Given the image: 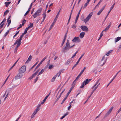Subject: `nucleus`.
Masks as SVG:
<instances>
[{"mask_svg":"<svg viewBox=\"0 0 121 121\" xmlns=\"http://www.w3.org/2000/svg\"><path fill=\"white\" fill-rule=\"evenodd\" d=\"M105 56H103L101 60L100 61V64H101L103 63V64L101 65V66H103L105 63L106 59H105Z\"/></svg>","mask_w":121,"mask_h":121,"instance_id":"obj_9","label":"nucleus"},{"mask_svg":"<svg viewBox=\"0 0 121 121\" xmlns=\"http://www.w3.org/2000/svg\"><path fill=\"white\" fill-rule=\"evenodd\" d=\"M35 115V114L33 113L32 114V115H31V118H33Z\"/></svg>","mask_w":121,"mask_h":121,"instance_id":"obj_64","label":"nucleus"},{"mask_svg":"<svg viewBox=\"0 0 121 121\" xmlns=\"http://www.w3.org/2000/svg\"><path fill=\"white\" fill-rule=\"evenodd\" d=\"M121 39V37H118L115 39V42L116 43Z\"/></svg>","mask_w":121,"mask_h":121,"instance_id":"obj_23","label":"nucleus"},{"mask_svg":"<svg viewBox=\"0 0 121 121\" xmlns=\"http://www.w3.org/2000/svg\"><path fill=\"white\" fill-rule=\"evenodd\" d=\"M111 24V23H110V24L109 25L107 26L104 30H108L110 28V25Z\"/></svg>","mask_w":121,"mask_h":121,"instance_id":"obj_30","label":"nucleus"},{"mask_svg":"<svg viewBox=\"0 0 121 121\" xmlns=\"http://www.w3.org/2000/svg\"><path fill=\"white\" fill-rule=\"evenodd\" d=\"M112 50H110L108 52V53H107L106 54V55L107 56H108L109 55V54L111 53L112 52Z\"/></svg>","mask_w":121,"mask_h":121,"instance_id":"obj_33","label":"nucleus"},{"mask_svg":"<svg viewBox=\"0 0 121 121\" xmlns=\"http://www.w3.org/2000/svg\"><path fill=\"white\" fill-rule=\"evenodd\" d=\"M75 45H73L72 46H70V43L69 40H67L66 43V45L64 48L61 50V52H67L70 48H71L74 46Z\"/></svg>","mask_w":121,"mask_h":121,"instance_id":"obj_1","label":"nucleus"},{"mask_svg":"<svg viewBox=\"0 0 121 121\" xmlns=\"http://www.w3.org/2000/svg\"><path fill=\"white\" fill-rule=\"evenodd\" d=\"M121 111V107L118 110L116 114V115H117V114H118Z\"/></svg>","mask_w":121,"mask_h":121,"instance_id":"obj_50","label":"nucleus"},{"mask_svg":"<svg viewBox=\"0 0 121 121\" xmlns=\"http://www.w3.org/2000/svg\"><path fill=\"white\" fill-rule=\"evenodd\" d=\"M44 71V69H42L41 71H40V72L39 73H38V76H39V75H40V74H42Z\"/></svg>","mask_w":121,"mask_h":121,"instance_id":"obj_32","label":"nucleus"},{"mask_svg":"<svg viewBox=\"0 0 121 121\" xmlns=\"http://www.w3.org/2000/svg\"><path fill=\"white\" fill-rule=\"evenodd\" d=\"M76 24H74L72 26V28L73 29L76 28Z\"/></svg>","mask_w":121,"mask_h":121,"instance_id":"obj_51","label":"nucleus"},{"mask_svg":"<svg viewBox=\"0 0 121 121\" xmlns=\"http://www.w3.org/2000/svg\"><path fill=\"white\" fill-rule=\"evenodd\" d=\"M11 15H10L9 17H8L7 19V22H8V24L7 25V26L8 27L9 26L11 22V20L10 19L11 17Z\"/></svg>","mask_w":121,"mask_h":121,"instance_id":"obj_13","label":"nucleus"},{"mask_svg":"<svg viewBox=\"0 0 121 121\" xmlns=\"http://www.w3.org/2000/svg\"><path fill=\"white\" fill-rule=\"evenodd\" d=\"M82 74L80 73L77 76L76 78L75 79V80L73 81V83L72 84V85H73L75 86V85L76 83V80H78L79 78V77L82 75Z\"/></svg>","mask_w":121,"mask_h":121,"instance_id":"obj_11","label":"nucleus"},{"mask_svg":"<svg viewBox=\"0 0 121 121\" xmlns=\"http://www.w3.org/2000/svg\"><path fill=\"white\" fill-rule=\"evenodd\" d=\"M53 67V66L52 65H50L48 67V68L49 69H52Z\"/></svg>","mask_w":121,"mask_h":121,"instance_id":"obj_42","label":"nucleus"},{"mask_svg":"<svg viewBox=\"0 0 121 121\" xmlns=\"http://www.w3.org/2000/svg\"><path fill=\"white\" fill-rule=\"evenodd\" d=\"M39 78V76H38V75L36 77V78L34 80V82L35 83L38 80V79Z\"/></svg>","mask_w":121,"mask_h":121,"instance_id":"obj_39","label":"nucleus"},{"mask_svg":"<svg viewBox=\"0 0 121 121\" xmlns=\"http://www.w3.org/2000/svg\"><path fill=\"white\" fill-rule=\"evenodd\" d=\"M17 49L16 48H15L14 51V53H17Z\"/></svg>","mask_w":121,"mask_h":121,"instance_id":"obj_63","label":"nucleus"},{"mask_svg":"<svg viewBox=\"0 0 121 121\" xmlns=\"http://www.w3.org/2000/svg\"><path fill=\"white\" fill-rule=\"evenodd\" d=\"M57 76V75H55L52 78V80H51L52 82H53L55 81V79L56 78V77Z\"/></svg>","mask_w":121,"mask_h":121,"instance_id":"obj_28","label":"nucleus"},{"mask_svg":"<svg viewBox=\"0 0 121 121\" xmlns=\"http://www.w3.org/2000/svg\"><path fill=\"white\" fill-rule=\"evenodd\" d=\"M55 23V22H53L52 23L51 25V26L49 30H50L51 29V28L54 25Z\"/></svg>","mask_w":121,"mask_h":121,"instance_id":"obj_36","label":"nucleus"},{"mask_svg":"<svg viewBox=\"0 0 121 121\" xmlns=\"http://www.w3.org/2000/svg\"><path fill=\"white\" fill-rule=\"evenodd\" d=\"M82 6L81 7V9H80V10L79 11V12H78V13L77 15V16H76V17L75 20V22H74V23H75V24H76V23L77 22V20H78V17H79L80 13V12H81V11L82 9Z\"/></svg>","mask_w":121,"mask_h":121,"instance_id":"obj_10","label":"nucleus"},{"mask_svg":"<svg viewBox=\"0 0 121 121\" xmlns=\"http://www.w3.org/2000/svg\"><path fill=\"white\" fill-rule=\"evenodd\" d=\"M72 58H71L69 59L68 60V61L67 62V64H69L70 62L72 61Z\"/></svg>","mask_w":121,"mask_h":121,"instance_id":"obj_45","label":"nucleus"},{"mask_svg":"<svg viewBox=\"0 0 121 121\" xmlns=\"http://www.w3.org/2000/svg\"><path fill=\"white\" fill-rule=\"evenodd\" d=\"M114 80H113V79L112 78V80H111V81L109 82V83L108 84L107 86V87Z\"/></svg>","mask_w":121,"mask_h":121,"instance_id":"obj_61","label":"nucleus"},{"mask_svg":"<svg viewBox=\"0 0 121 121\" xmlns=\"http://www.w3.org/2000/svg\"><path fill=\"white\" fill-rule=\"evenodd\" d=\"M48 57V56H46L45 57H44L42 60L40 62L39 64L37 65L34 71H35L40 66V65L45 60V59L47 58Z\"/></svg>","mask_w":121,"mask_h":121,"instance_id":"obj_5","label":"nucleus"},{"mask_svg":"<svg viewBox=\"0 0 121 121\" xmlns=\"http://www.w3.org/2000/svg\"><path fill=\"white\" fill-rule=\"evenodd\" d=\"M42 10V8H40L36 12L39 14H40Z\"/></svg>","mask_w":121,"mask_h":121,"instance_id":"obj_19","label":"nucleus"},{"mask_svg":"<svg viewBox=\"0 0 121 121\" xmlns=\"http://www.w3.org/2000/svg\"><path fill=\"white\" fill-rule=\"evenodd\" d=\"M105 7H103L97 13V15H99L101 13L103 10L104 8Z\"/></svg>","mask_w":121,"mask_h":121,"instance_id":"obj_18","label":"nucleus"},{"mask_svg":"<svg viewBox=\"0 0 121 121\" xmlns=\"http://www.w3.org/2000/svg\"><path fill=\"white\" fill-rule=\"evenodd\" d=\"M46 10V9L45 10V11L44 12V13H43V21H44V20L45 18V17H46V15L45 14Z\"/></svg>","mask_w":121,"mask_h":121,"instance_id":"obj_27","label":"nucleus"},{"mask_svg":"<svg viewBox=\"0 0 121 121\" xmlns=\"http://www.w3.org/2000/svg\"><path fill=\"white\" fill-rule=\"evenodd\" d=\"M61 94H60L59 96L58 97L57 99H56V102L61 97Z\"/></svg>","mask_w":121,"mask_h":121,"instance_id":"obj_55","label":"nucleus"},{"mask_svg":"<svg viewBox=\"0 0 121 121\" xmlns=\"http://www.w3.org/2000/svg\"><path fill=\"white\" fill-rule=\"evenodd\" d=\"M72 86L70 88L69 90V91L67 93L66 96L65 97L64 99H63V100L61 104H62L65 101V100L67 98V97L69 95V94L71 92L72 90L74 88V86L73 85H72Z\"/></svg>","mask_w":121,"mask_h":121,"instance_id":"obj_3","label":"nucleus"},{"mask_svg":"<svg viewBox=\"0 0 121 121\" xmlns=\"http://www.w3.org/2000/svg\"><path fill=\"white\" fill-rule=\"evenodd\" d=\"M58 15H56L55 18L53 22L55 23L56 21L57 20V19L58 17Z\"/></svg>","mask_w":121,"mask_h":121,"instance_id":"obj_38","label":"nucleus"},{"mask_svg":"<svg viewBox=\"0 0 121 121\" xmlns=\"http://www.w3.org/2000/svg\"><path fill=\"white\" fill-rule=\"evenodd\" d=\"M30 11V10H28L26 12V13H25V14L24 15V16H25L26 15H27L28 14V13H29V12Z\"/></svg>","mask_w":121,"mask_h":121,"instance_id":"obj_56","label":"nucleus"},{"mask_svg":"<svg viewBox=\"0 0 121 121\" xmlns=\"http://www.w3.org/2000/svg\"><path fill=\"white\" fill-rule=\"evenodd\" d=\"M88 79H86V80H85L83 82L84 83L85 85H86L87 84H88L89 82L88 81Z\"/></svg>","mask_w":121,"mask_h":121,"instance_id":"obj_25","label":"nucleus"},{"mask_svg":"<svg viewBox=\"0 0 121 121\" xmlns=\"http://www.w3.org/2000/svg\"><path fill=\"white\" fill-rule=\"evenodd\" d=\"M85 32H84L81 33L79 35L81 39L83 38L85 35Z\"/></svg>","mask_w":121,"mask_h":121,"instance_id":"obj_16","label":"nucleus"},{"mask_svg":"<svg viewBox=\"0 0 121 121\" xmlns=\"http://www.w3.org/2000/svg\"><path fill=\"white\" fill-rule=\"evenodd\" d=\"M104 31H103L100 34V39H101L102 37V36L103 35V33Z\"/></svg>","mask_w":121,"mask_h":121,"instance_id":"obj_47","label":"nucleus"},{"mask_svg":"<svg viewBox=\"0 0 121 121\" xmlns=\"http://www.w3.org/2000/svg\"><path fill=\"white\" fill-rule=\"evenodd\" d=\"M69 114V112H67L62 117H61L60 118V119H62L63 118H64L67 115Z\"/></svg>","mask_w":121,"mask_h":121,"instance_id":"obj_26","label":"nucleus"},{"mask_svg":"<svg viewBox=\"0 0 121 121\" xmlns=\"http://www.w3.org/2000/svg\"><path fill=\"white\" fill-rule=\"evenodd\" d=\"M39 52V49H37L36 51V52H35V54L36 55H37L38 54Z\"/></svg>","mask_w":121,"mask_h":121,"instance_id":"obj_49","label":"nucleus"},{"mask_svg":"<svg viewBox=\"0 0 121 121\" xmlns=\"http://www.w3.org/2000/svg\"><path fill=\"white\" fill-rule=\"evenodd\" d=\"M71 107V105L68 107V110H69Z\"/></svg>","mask_w":121,"mask_h":121,"instance_id":"obj_59","label":"nucleus"},{"mask_svg":"<svg viewBox=\"0 0 121 121\" xmlns=\"http://www.w3.org/2000/svg\"><path fill=\"white\" fill-rule=\"evenodd\" d=\"M89 3L86 2V3L84 5V6L83 8V9H84L85 8H86L87 6L89 4Z\"/></svg>","mask_w":121,"mask_h":121,"instance_id":"obj_29","label":"nucleus"},{"mask_svg":"<svg viewBox=\"0 0 121 121\" xmlns=\"http://www.w3.org/2000/svg\"><path fill=\"white\" fill-rule=\"evenodd\" d=\"M40 14H39L38 13H37L35 12V13L33 15V17L34 18H35L37 16H39L40 15Z\"/></svg>","mask_w":121,"mask_h":121,"instance_id":"obj_20","label":"nucleus"},{"mask_svg":"<svg viewBox=\"0 0 121 121\" xmlns=\"http://www.w3.org/2000/svg\"><path fill=\"white\" fill-rule=\"evenodd\" d=\"M10 76V75H9V76L7 78H6V80H5V81H4V84H3V85H2V87L4 85V84L6 82V81H7V79H8V78Z\"/></svg>","mask_w":121,"mask_h":121,"instance_id":"obj_52","label":"nucleus"},{"mask_svg":"<svg viewBox=\"0 0 121 121\" xmlns=\"http://www.w3.org/2000/svg\"><path fill=\"white\" fill-rule=\"evenodd\" d=\"M67 32H68V31H67L66 33V34L65 35V37H64V38H65V39L66 38L67 36Z\"/></svg>","mask_w":121,"mask_h":121,"instance_id":"obj_60","label":"nucleus"},{"mask_svg":"<svg viewBox=\"0 0 121 121\" xmlns=\"http://www.w3.org/2000/svg\"><path fill=\"white\" fill-rule=\"evenodd\" d=\"M10 2H7L5 3V6L6 7H8L9 4L11 3Z\"/></svg>","mask_w":121,"mask_h":121,"instance_id":"obj_22","label":"nucleus"},{"mask_svg":"<svg viewBox=\"0 0 121 121\" xmlns=\"http://www.w3.org/2000/svg\"><path fill=\"white\" fill-rule=\"evenodd\" d=\"M81 27L82 30H87L88 29V28L86 26H81Z\"/></svg>","mask_w":121,"mask_h":121,"instance_id":"obj_14","label":"nucleus"},{"mask_svg":"<svg viewBox=\"0 0 121 121\" xmlns=\"http://www.w3.org/2000/svg\"><path fill=\"white\" fill-rule=\"evenodd\" d=\"M72 41L73 42L78 43L80 42V39L78 37H75L72 40Z\"/></svg>","mask_w":121,"mask_h":121,"instance_id":"obj_8","label":"nucleus"},{"mask_svg":"<svg viewBox=\"0 0 121 121\" xmlns=\"http://www.w3.org/2000/svg\"><path fill=\"white\" fill-rule=\"evenodd\" d=\"M18 73L15 77V80H17L22 78L23 76V73L18 71Z\"/></svg>","mask_w":121,"mask_h":121,"instance_id":"obj_4","label":"nucleus"},{"mask_svg":"<svg viewBox=\"0 0 121 121\" xmlns=\"http://www.w3.org/2000/svg\"><path fill=\"white\" fill-rule=\"evenodd\" d=\"M9 12V11L8 10H6L4 12V16L5 15H6Z\"/></svg>","mask_w":121,"mask_h":121,"instance_id":"obj_37","label":"nucleus"},{"mask_svg":"<svg viewBox=\"0 0 121 121\" xmlns=\"http://www.w3.org/2000/svg\"><path fill=\"white\" fill-rule=\"evenodd\" d=\"M32 56H31V55H30L28 60H27L26 61V62H25V64H26V63H28V62H29L31 60V59H32Z\"/></svg>","mask_w":121,"mask_h":121,"instance_id":"obj_17","label":"nucleus"},{"mask_svg":"<svg viewBox=\"0 0 121 121\" xmlns=\"http://www.w3.org/2000/svg\"><path fill=\"white\" fill-rule=\"evenodd\" d=\"M10 31H7L6 32V33L5 34H4V36L5 37L6 36L8 35V34H9V32Z\"/></svg>","mask_w":121,"mask_h":121,"instance_id":"obj_35","label":"nucleus"},{"mask_svg":"<svg viewBox=\"0 0 121 121\" xmlns=\"http://www.w3.org/2000/svg\"><path fill=\"white\" fill-rule=\"evenodd\" d=\"M37 74L35 72L32 75V76L33 78L35 77L36 75H37Z\"/></svg>","mask_w":121,"mask_h":121,"instance_id":"obj_53","label":"nucleus"},{"mask_svg":"<svg viewBox=\"0 0 121 121\" xmlns=\"http://www.w3.org/2000/svg\"><path fill=\"white\" fill-rule=\"evenodd\" d=\"M4 24V23H3L2 22H1L0 23V29L3 27Z\"/></svg>","mask_w":121,"mask_h":121,"instance_id":"obj_41","label":"nucleus"},{"mask_svg":"<svg viewBox=\"0 0 121 121\" xmlns=\"http://www.w3.org/2000/svg\"><path fill=\"white\" fill-rule=\"evenodd\" d=\"M64 69H63V70H60L59 71V72L58 73H57L56 75H58V77H59L60 76V74H61V73H63L62 71L63 70H64Z\"/></svg>","mask_w":121,"mask_h":121,"instance_id":"obj_21","label":"nucleus"},{"mask_svg":"<svg viewBox=\"0 0 121 121\" xmlns=\"http://www.w3.org/2000/svg\"><path fill=\"white\" fill-rule=\"evenodd\" d=\"M47 97H46L43 100V101L41 102V104H43L45 102V101H46V100L47 99Z\"/></svg>","mask_w":121,"mask_h":121,"instance_id":"obj_31","label":"nucleus"},{"mask_svg":"<svg viewBox=\"0 0 121 121\" xmlns=\"http://www.w3.org/2000/svg\"><path fill=\"white\" fill-rule=\"evenodd\" d=\"M26 70V67L25 66L23 65L20 68L18 71L23 73H24Z\"/></svg>","mask_w":121,"mask_h":121,"instance_id":"obj_6","label":"nucleus"},{"mask_svg":"<svg viewBox=\"0 0 121 121\" xmlns=\"http://www.w3.org/2000/svg\"><path fill=\"white\" fill-rule=\"evenodd\" d=\"M11 88H9L5 92V93H7L9 94V91L11 90Z\"/></svg>","mask_w":121,"mask_h":121,"instance_id":"obj_34","label":"nucleus"},{"mask_svg":"<svg viewBox=\"0 0 121 121\" xmlns=\"http://www.w3.org/2000/svg\"><path fill=\"white\" fill-rule=\"evenodd\" d=\"M100 84V83H99L97 85V86H96L94 88V90H93L92 91L91 93V94L88 97V99H89L90 97H91V96L92 95V94L95 91L98 87L99 86V85Z\"/></svg>","mask_w":121,"mask_h":121,"instance_id":"obj_12","label":"nucleus"},{"mask_svg":"<svg viewBox=\"0 0 121 121\" xmlns=\"http://www.w3.org/2000/svg\"><path fill=\"white\" fill-rule=\"evenodd\" d=\"M40 69H39L38 70H37V71L35 72L37 74L39 72V71L40 70Z\"/></svg>","mask_w":121,"mask_h":121,"instance_id":"obj_62","label":"nucleus"},{"mask_svg":"<svg viewBox=\"0 0 121 121\" xmlns=\"http://www.w3.org/2000/svg\"><path fill=\"white\" fill-rule=\"evenodd\" d=\"M22 25L21 24L19 25V27L17 28V29L18 30L19 28H21L22 27Z\"/></svg>","mask_w":121,"mask_h":121,"instance_id":"obj_58","label":"nucleus"},{"mask_svg":"<svg viewBox=\"0 0 121 121\" xmlns=\"http://www.w3.org/2000/svg\"><path fill=\"white\" fill-rule=\"evenodd\" d=\"M115 4V3H114L110 7V11H111L113 9V7H114V6Z\"/></svg>","mask_w":121,"mask_h":121,"instance_id":"obj_40","label":"nucleus"},{"mask_svg":"<svg viewBox=\"0 0 121 121\" xmlns=\"http://www.w3.org/2000/svg\"><path fill=\"white\" fill-rule=\"evenodd\" d=\"M84 53L81 56V57L79 58L78 59V60H79V61H80L82 57L84 56Z\"/></svg>","mask_w":121,"mask_h":121,"instance_id":"obj_57","label":"nucleus"},{"mask_svg":"<svg viewBox=\"0 0 121 121\" xmlns=\"http://www.w3.org/2000/svg\"><path fill=\"white\" fill-rule=\"evenodd\" d=\"M85 84L82 82V85L81 86L80 88H83V87L85 86Z\"/></svg>","mask_w":121,"mask_h":121,"instance_id":"obj_48","label":"nucleus"},{"mask_svg":"<svg viewBox=\"0 0 121 121\" xmlns=\"http://www.w3.org/2000/svg\"><path fill=\"white\" fill-rule=\"evenodd\" d=\"M26 20L25 19H24L23 20L22 22V25L23 26L24 25L25 23L26 22Z\"/></svg>","mask_w":121,"mask_h":121,"instance_id":"obj_46","label":"nucleus"},{"mask_svg":"<svg viewBox=\"0 0 121 121\" xmlns=\"http://www.w3.org/2000/svg\"><path fill=\"white\" fill-rule=\"evenodd\" d=\"M33 3H31V4H30V7L29 8L28 10H30V9L31 8L32 6V4Z\"/></svg>","mask_w":121,"mask_h":121,"instance_id":"obj_54","label":"nucleus"},{"mask_svg":"<svg viewBox=\"0 0 121 121\" xmlns=\"http://www.w3.org/2000/svg\"><path fill=\"white\" fill-rule=\"evenodd\" d=\"M93 14L92 12H91L85 19H84V15L82 14V15L80 19L82 21H84L85 23H86L90 19L93 15Z\"/></svg>","mask_w":121,"mask_h":121,"instance_id":"obj_2","label":"nucleus"},{"mask_svg":"<svg viewBox=\"0 0 121 121\" xmlns=\"http://www.w3.org/2000/svg\"><path fill=\"white\" fill-rule=\"evenodd\" d=\"M24 35L22 33V35L20 36V39H19V40H22V38L23 37Z\"/></svg>","mask_w":121,"mask_h":121,"instance_id":"obj_43","label":"nucleus"},{"mask_svg":"<svg viewBox=\"0 0 121 121\" xmlns=\"http://www.w3.org/2000/svg\"><path fill=\"white\" fill-rule=\"evenodd\" d=\"M21 40H19V39H17V45H18L19 46L21 43Z\"/></svg>","mask_w":121,"mask_h":121,"instance_id":"obj_24","label":"nucleus"},{"mask_svg":"<svg viewBox=\"0 0 121 121\" xmlns=\"http://www.w3.org/2000/svg\"><path fill=\"white\" fill-rule=\"evenodd\" d=\"M113 108V107L112 106L110 109L109 111L107 112V113L104 117L103 119V120H104L106 117L110 113Z\"/></svg>","mask_w":121,"mask_h":121,"instance_id":"obj_7","label":"nucleus"},{"mask_svg":"<svg viewBox=\"0 0 121 121\" xmlns=\"http://www.w3.org/2000/svg\"><path fill=\"white\" fill-rule=\"evenodd\" d=\"M33 24L30 23V25L25 29V30H28L29 29L32 27L33 26Z\"/></svg>","mask_w":121,"mask_h":121,"instance_id":"obj_15","label":"nucleus"},{"mask_svg":"<svg viewBox=\"0 0 121 121\" xmlns=\"http://www.w3.org/2000/svg\"><path fill=\"white\" fill-rule=\"evenodd\" d=\"M121 71V70H119V71L116 74V75L114 76L113 78V80H114V79L117 76L118 74V73H119L120 71Z\"/></svg>","mask_w":121,"mask_h":121,"instance_id":"obj_44","label":"nucleus"}]
</instances>
